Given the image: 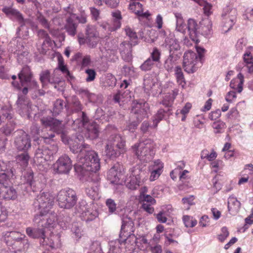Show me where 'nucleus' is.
<instances>
[{
	"label": "nucleus",
	"mask_w": 253,
	"mask_h": 253,
	"mask_svg": "<svg viewBox=\"0 0 253 253\" xmlns=\"http://www.w3.org/2000/svg\"><path fill=\"white\" fill-rule=\"evenodd\" d=\"M70 149L74 153H79L77 157V164L75 165L76 170H80L84 176L91 174V172L96 173L100 169V160L98 154L94 151L87 150L88 145L79 144L72 140L69 143Z\"/></svg>",
	"instance_id": "f257e3e1"
},
{
	"label": "nucleus",
	"mask_w": 253,
	"mask_h": 253,
	"mask_svg": "<svg viewBox=\"0 0 253 253\" xmlns=\"http://www.w3.org/2000/svg\"><path fill=\"white\" fill-rule=\"evenodd\" d=\"M33 221L36 228L28 227L26 232L31 238L34 239H41L44 237L45 229L54 228L57 223V214H36Z\"/></svg>",
	"instance_id": "f03ea898"
},
{
	"label": "nucleus",
	"mask_w": 253,
	"mask_h": 253,
	"mask_svg": "<svg viewBox=\"0 0 253 253\" xmlns=\"http://www.w3.org/2000/svg\"><path fill=\"white\" fill-rule=\"evenodd\" d=\"M42 125L46 129L49 128L51 131L50 134H44L42 137L44 139H51L54 137V132L60 134V137L63 143L69 144L72 139L69 138L67 133L63 131L64 126L62 122L53 118L43 117L41 119Z\"/></svg>",
	"instance_id": "7ed1b4c3"
},
{
	"label": "nucleus",
	"mask_w": 253,
	"mask_h": 253,
	"mask_svg": "<svg viewBox=\"0 0 253 253\" xmlns=\"http://www.w3.org/2000/svg\"><path fill=\"white\" fill-rule=\"evenodd\" d=\"M155 146L152 139L147 138L134 144L132 149L139 160L147 163L153 158L155 154Z\"/></svg>",
	"instance_id": "20e7f679"
},
{
	"label": "nucleus",
	"mask_w": 253,
	"mask_h": 253,
	"mask_svg": "<svg viewBox=\"0 0 253 253\" xmlns=\"http://www.w3.org/2000/svg\"><path fill=\"white\" fill-rule=\"evenodd\" d=\"M4 241L6 245L15 250V252H24L29 247L28 239L19 232L11 231L5 233Z\"/></svg>",
	"instance_id": "39448f33"
},
{
	"label": "nucleus",
	"mask_w": 253,
	"mask_h": 253,
	"mask_svg": "<svg viewBox=\"0 0 253 253\" xmlns=\"http://www.w3.org/2000/svg\"><path fill=\"white\" fill-rule=\"evenodd\" d=\"M126 141L119 134L111 135L106 146V155L110 158H116L125 151Z\"/></svg>",
	"instance_id": "423d86ee"
},
{
	"label": "nucleus",
	"mask_w": 253,
	"mask_h": 253,
	"mask_svg": "<svg viewBox=\"0 0 253 253\" xmlns=\"http://www.w3.org/2000/svg\"><path fill=\"white\" fill-rule=\"evenodd\" d=\"M54 197L49 193L40 194L34 202V206L35 209L40 210L39 213L43 214H56L54 211H51V209L54 204Z\"/></svg>",
	"instance_id": "0eeeda50"
},
{
	"label": "nucleus",
	"mask_w": 253,
	"mask_h": 253,
	"mask_svg": "<svg viewBox=\"0 0 253 253\" xmlns=\"http://www.w3.org/2000/svg\"><path fill=\"white\" fill-rule=\"evenodd\" d=\"M57 201L60 208L70 209L77 203L76 193L70 188L61 190L58 193Z\"/></svg>",
	"instance_id": "6e6552de"
},
{
	"label": "nucleus",
	"mask_w": 253,
	"mask_h": 253,
	"mask_svg": "<svg viewBox=\"0 0 253 253\" xmlns=\"http://www.w3.org/2000/svg\"><path fill=\"white\" fill-rule=\"evenodd\" d=\"M161 33L166 36L164 44L166 47L169 50V53L173 54L182 55L181 46L179 40L176 38L175 34L169 31H161Z\"/></svg>",
	"instance_id": "1a4fd4ad"
},
{
	"label": "nucleus",
	"mask_w": 253,
	"mask_h": 253,
	"mask_svg": "<svg viewBox=\"0 0 253 253\" xmlns=\"http://www.w3.org/2000/svg\"><path fill=\"white\" fill-rule=\"evenodd\" d=\"M197 53L189 50L185 52L183 56V67L185 71L188 73L195 72L200 64Z\"/></svg>",
	"instance_id": "9d476101"
},
{
	"label": "nucleus",
	"mask_w": 253,
	"mask_h": 253,
	"mask_svg": "<svg viewBox=\"0 0 253 253\" xmlns=\"http://www.w3.org/2000/svg\"><path fill=\"white\" fill-rule=\"evenodd\" d=\"M57 151V147L56 145L50 146V148L47 146L40 147L35 152V161L39 165H43L46 161L51 160L53 154Z\"/></svg>",
	"instance_id": "9b49d317"
},
{
	"label": "nucleus",
	"mask_w": 253,
	"mask_h": 253,
	"mask_svg": "<svg viewBox=\"0 0 253 253\" xmlns=\"http://www.w3.org/2000/svg\"><path fill=\"white\" fill-rule=\"evenodd\" d=\"M143 85L145 91L151 93L153 96H157L162 92L160 83L156 77L149 75L145 76Z\"/></svg>",
	"instance_id": "f8f14e48"
},
{
	"label": "nucleus",
	"mask_w": 253,
	"mask_h": 253,
	"mask_svg": "<svg viewBox=\"0 0 253 253\" xmlns=\"http://www.w3.org/2000/svg\"><path fill=\"white\" fill-rule=\"evenodd\" d=\"M14 145L18 150L26 152L31 147L30 137L23 131H17L14 139Z\"/></svg>",
	"instance_id": "ddd939ff"
},
{
	"label": "nucleus",
	"mask_w": 253,
	"mask_h": 253,
	"mask_svg": "<svg viewBox=\"0 0 253 253\" xmlns=\"http://www.w3.org/2000/svg\"><path fill=\"white\" fill-rule=\"evenodd\" d=\"M149 107L144 100H134L131 105V114L135 115L137 122L141 121L147 115Z\"/></svg>",
	"instance_id": "4468645a"
},
{
	"label": "nucleus",
	"mask_w": 253,
	"mask_h": 253,
	"mask_svg": "<svg viewBox=\"0 0 253 253\" xmlns=\"http://www.w3.org/2000/svg\"><path fill=\"white\" fill-rule=\"evenodd\" d=\"M131 172L127 186L130 189L135 190L141 184V177L145 175V172L139 167H136L133 168Z\"/></svg>",
	"instance_id": "2eb2a0df"
},
{
	"label": "nucleus",
	"mask_w": 253,
	"mask_h": 253,
	"mask_svg": "<svg viewBox=\"0 0 253 253\" xmlns=\"http://www.w3.org/2000/svg\"><path fill=\"white\" fill-rule=\"evenodd\" d=\"M72 168L71 159L66 155L59 158L54 164V169L60 173H67Z\"/></svg>",
	"instance_id": "dca6fc26"
},
{
	"label": "nucleus",
	"mask_w": 253,
	"mask_h": 253,
	"mask_svg": "<svg viewBox=\"0 0 253 253\" xmlns=\"http://www.w3.org/2000/svg\"><path fill=\"white\" fill-rule=\"evenodd\" d=\"M236 11L235 9H232L222 14V31L226 33L229 31L233 26L235 23Z\"/></svg>",
	"instance_id": "f3484780"
},
{
	"label": "nucleus",
	"mask_w": 253,
	"mask_h": 253,
	"mask_svg": "<svg viewBox=\"0 0 253 253\" xmlns=\"http://www.w3.org/2000/svg\"><path fill=\"white\" fill-rule=\"evenodd\" d=\"M0 197L7 200H14L17 197L16 190L11 186H7L0 182Z\"/></svg>",
	"instance_id": "a211bd4d"
},
{
	"label": "nucleus",
	"mask_w": 253,
	"mask_h": 253,
	"mask_svg": "<svg viewBox=\"0 0 253 253\" xmlns=\"http://www.w3.org/2000/svg\"><path fill=\"white\" fill-rule=\"evenodd\" d=\"M186 28L188 30L190 39L194 42H197L200 34V27L196 20L193 19H188Z\"/></svg>",
	"instance_id": "6ab92c4d"
},
{
	"label": "nucleus",
	"mask_w": 253,
	"mask_h": 253,
	"mask_svg": "<svg viewBox=\"0 0 253 253\" xmlns=\"http://www.w3.org/2000/svg\"><path fill=\"white\" fill-rule=\"evenodd\" d=\"M134 223L130 218L125 217L123 219L122 225L120 234V238L126 237L129 234H133Z\"/></svg>",
	"instance_id": "aec40b11"
},
{
	"label": "nucleus",
	"mask_w": 253,
	"mask_h": 253,
	"mask_svg": "<svg viewBox=\"0 0 253 253\" xmlns=\"http://www.w3.org/2000/svg\"><path fill=\"white\" fill-rule=\"evenodd\" d=\"M163 164L160 160L154 161L153 164L149 166V169L151 171L149 179L151 181L158 179L162 172Z\"/></svg>",
	"instance_id": "412c9836"
},
{
	"label": "nucleus",
	"mask_w": 253,
	"mask_h": 253,
	"mask_svg": "<svg viewBox=\"0 0 253 253\" xmlns=\"http://www.w3.org/2000/svg\"><path fill=\"white\" fill-rule=\"evenodd\" d=\"M86 36L87 44L92 48L95 47L98 41V33L92 26H87Z\"/></svg>",
	"instance_id": "4be33fe9"
},
{
	"label": "nucleus",
	"mask_w": 253,
	"mask_h": 253,
	"mask_svg": "<svg viewBox=\"0 0 253 253\" xmlns=\"http://www.w3.org/2000/svg\"><path fill=\"white\" fill-rule=\"evenodd\" d=\"M6 16L8 17H14L17 21L21 24V26L25 25L26 20L24 19L22 14L17 9L11 7H4L2 9Z\"/></svg>",
	"instance_id": "5701e85b"
},
{
	"label": "nucleus",
	"mask_w": 253,
	"mask_h": 253,
	"mask_svg": "<svg viewBox=\"0 0 253 253\" xmlns=\"http://www.w3.org/2000/svg\"><path fill=\"white\" fill-rule=\"evenodd\" d=\"M134 45L131 42H124L121 43L120 46V51L123 59L129 62L132 59L131 48Z\"/></svg>",
	"instance_id": "b1692460"
},
{
	"label": "nucleus",
	"mask_w": 253,
	"mask_h": 253,
	"mask_svg": "<svg viewBox=\"0 0 253 253\" xmlns=\"http://www.w3.org/2000/svg\"><path fill=\"white\" fill-rule=\"evenodd\" d=\"M112 15L113 17V25L112 26H110L107 23L102 24L101 25V26L103 29L105 30L108 29L111 32L114 31L120 28L121 25V20L122 19L121 12L120 11H118L113 12Z\"/></svg>",
	"instance_id": "393cba45"
},
{
	"label": "nucleus",
	"mask_w": 253,
	"mask_h": 253,
	"mask_svg": "<svg viewBox=\"0 0 253 253\" xmlns=\"http://www.w3.org/2000/svg\"><path fill=\"white\" fill-rule=\"evenodd\" d=\"M180 56L181 55L178 54L169 53V55L165 61L164 68L168 71H171L176 65L177 61L180 59Z\"/></svg>",
	"instance_id": "a878e982"
},
{
	"label": "nucleus",
	"mask_w": 253,
	"mask_h": 253,
	"mask_svg": "<svg viewBox=\"0 0 253 253\" xmlns=\"http://www.w3.org/2000/svg\"><path fill=\"white\" fill-rule=\"evenodd\" d=\"M244 76L242 74H238L236 78L232 80L230 84V87L240 93L243 90V84L244 82Z\"/></svg>",
	"instance_id": "bb28decb"
},
{
	"label": "nucleus",
	"mask_w": 253,
	"mask_h": 253,
	"mask_svg": "<svg viewBox=\"0 0 253 253\" xmlns=\"http://www.w3.org/2000/svg\"><path fill=\"white\" fill-rule=\"evenodd\" d=\"M18 78L20 80L22 86H25V82L30 81L33 78V75L29 66L24 67L18 74Z\"/></svg>",
	"instance_id": "cd10ccee"
},
{
	"label": "nucleus",
	"mask_w": 253,
	"mask_h": 253,
	"mask_svg": "<svg viewBox=\"0 0 253 253\" xmlns=\"http://www.w3.org/2000/svg\"><path fill=\"white\" fill-rule=\"evenodd\" d=\"M240 206L241 203L236 198L233 196L229 197L228 201V209L231 213H237L239 210Z\"/></svg>",
	"instance_id": "c85d7f7f"
},
{
	"label": "nucleus",
	"mask_w": 253,
	"mask_h": 253,
	"mask_svg": "<svg viewBox=\"0 0 253 253\" xmlns=\"http://www.w3.org/2000/svg\"><path fill=\"white\" fill-rule=\"evenodd\" d=\"M120 176V171H118L116 166H114L109 170L107 177L111 183L117 184L119 182Z\"/></svg>",
	"instance_id": "c756f323"
},
{
	"label": "nucleus",
	"mask_w": 253,
	"mask_h": 253,
	"mask_svg": "<svg viewBox=\"0 0 253 253\" xmlns=\"http://www.w3.org/2000/svg\"><path fill=\"white\" fill-rule=\"evenodd\" d=\"M98 191V188L96 182H89L85 187L86 195L91 199H95L97 196Z\"/></svg>",
	"instance_id": "7c9ffc66"
},
{
	"label": "nucleus",
	"mask_w": 253,
	"mask_h": 253,
	"mask_svg": "<svg viewBox=\"0 0 253 253\" xmlns=\"http://www.w3.org/2000/svg\"><path fill=\"white\" fill-rule=\"evenodd\" d=\"M200 33L205 36L209 35L211 32L212 23L208 19L204 20L200 23Z\"/></svg>",
	"instance_id": "2f4dec72"
},
{
	"label": "nucleus",
	"mask_w": 253,
	"mask_h": 253,
	"mask_svg": "<svg viewBox=\"0 0 253 253\" xmlns=\"http://www.w3.org/2000/svg\"><path fill=\"white\" fill-rule=\"evenodd\" d=\"M17 105L20 108L23 113H30L31 109V104L29 101L24 97H19L17 101Z\"/></svg>",
	"instance_id": "473e14b6"
},
{
	"label": "nucleus",
	"mask_w": 253,
	"mask_h": 253,
	"mask_svg": "<svg viewBox=\"0 0 253 253\" xmlns=\"http://www.w3.org/2000/svg\"><path fill=\"white\" fill-rule=\"evenodd\" d=\"M77 24L71 18L69 17L66 20L65 29L69 35L74 36L77 33Z\"/></svg>",
	"instance_id": "72a5a7b5"
},
{
	"label": "nucleus",
	"mask_w": 253,
	"mask_h": 253,
	"mask_svg": "<svg viewBox=\"0 0 253 253\" xmlns=\"http://www.w3.org/2000/svg\"><path fill=\"white\" fill-rule=\"evenodd\" d=\"M171 109H160L158 110L157 113L154 117V127H157L158 124L164 118L165 114L168 113L169 115L171 114L170 111Z\"/></svg>",
	"instance_id": "f704fd0d"
},
{
	"label": "nucleus",
	"mask_w": 253,
	"mask_h": 253,
	"mask_svg": "<svg viewBox=\"0 0 253 253\" xmlns=\"http://www.w3.org/2000/svg\"><path fill=\"white\" fill-rule=\"evenodd\" d=\"M121 243H124L125 244H126V248H129L128 246L129 244L130 245L131 247H130V249H133L135 247V245L136 243V238L134 234H129L126 237H123V238H120L119 239Z\"/></svg>",
	"instance_id": "c9c22d12"
},
{
	"label": "nucleus",
	"mask_w": 253,
	"mask_h": 253,
	"mask_svg": "<svg viewBox=\"0 0 253 253\" xmlns=\"http://www.w3.org/2000/svg\"><path fill=\"white\" fill-rule=\"evenodd\" d=\"M40 80L42 85L46 84L47 83L54 84V80L51 78L50 72L48 70L42 71L40 74Z\"/></svg>",
	"instance_id": "e433bc0d"
},
{
	"label": "nucleus",
	"mask_w": 253,
	"mask_h": 253,
	"mask_svg": "<svg viewBox=\"0 0 253 253\" xmlns=\"http://www.w3.org/2000/svg\"><path fill=\"white\" fill-rule=\"evenodd\" d=\"M15 125V123L13 120L9 121L0 129V131L6 136L9 135L14 131Z\"/></svg>",
	"instance_id": "4c0bfd02"
},
{
	"label": "nucleus",
	"mask_w": 253,
	"mask_h": 253,
	"mask_svg": "<svg viewBox=\"0 0 253 253\" xmlns=\"http://www.w3.org/2000/svg\"><path fill=\"white\" fill-rule=\"evenodd\" d=\"M30 159V156L27 153H23L17 155L16 157V161L17 163L23 167L27 166Z\"/></svg>",
	"instance_id": "58836bf2"
},
{
	"label": "nucleus",
	"mask_w": 253,
	"mask_h": 253,
	"mask_svg": "<svg viewBox=\"0 0 253 253\" xmlns=\"http://www.w3.org/2000/svg\"><path fill=\"white\" fill-rule=\"evenodd\" d=\"M64 107H66L64 101L62 99H57L54 103L53 114L54 115H59L62 111Z\"/></svg>",
	"instance_id": "ea45409f"
},
{
	"label": "nucleus",
	"mask_w": 253,
	"mask_h": 253,
	"mask_svg": "<svg viewBox=\"0 0 253 253\" xmlns=\"http://www.w3.org/2000/svg\"><path fill=\"white\" fill-rule=\"evenodd\" d=\"M120 240L111 241L109 242V250L108 253H121L120 245L121 244Z\"/></svg>",
	"instance_id": "a19ab883"
},
{
	"label": "nucleus",
	"mask_w": 253,
	"mask_h": 253,
	"mask_svg": "<svg viewBox=\"0 0 253 253\" xmlns=\"http://www.w3.org/2000/svg\"><path fill=\"white\" fill-rule=\"evenodd\" d=\"M55 238H56V237L54 235H51L49 237H46L44 235V237H42L40 239V244L43 246H48L51 248H54V240Z\"/></svg>",
	"instance_id": "79ce46f5"
},
{
	"label": "nucleus",
	"mask_w": 253,
	"mask_h": 253,
	"mask_svg": "<svg viewBox=\"0 0 253 253\" xmlns=\"http://www.w3.org/2000/svg\"><path fill=\"white\" fill-rule=\"evenodd\" d=\"M175 74L176 75L177 83L183 87L185 83L184 81V76L182 72V69L180 67L177 66L175 69Z\"/></svg>",
	"instance_id": "37998d69"
},
{
	"label": "nucleus",
	"mask_w": 253,
	"mask_h": 253,
	"mask_svg": "<svg viewBox=\"0 0 253 253\" xmlns=\"http://www.w3.org/2000/svg\"><path fill=\"white\" fill-rule=\"evenodd\" d=\"M129 7L130 10L137 15L140 14L143 9L142 4L137 1H133L131 2Z\"/></svg>",
	"instance_id": "c03bdc74"
},
{
	"label": "nucleus",
	"mask_w": 253,
	"mask_h": 253,
	"mask_svg": "<svg viewBox=\"0 0 253 253\" xmlns=\"http://www.w3.org/2000/svg\"><path fill=\"white\" fill-rule=\"evenodd\" d=\"M89 209L86 202L84 200L80 202L76 207L77 212L81 214L82 217Z\"/></svg>",
	"instance_id": "a18cd8bd"
},
{
	"label": "nucleus",
	"mask_w": 253,
	"mask_h": 253,
	"mask_svg": "<svg viewBox=\"0 0 253 253\" xmlns=\"http://www.w3.org/2000/svg\"><path fill=\"white\" fill-rule=\"evenodd\" d=\"M97 216L98 213L96 211L89 209L87 211H85L82 218L84 220L88 221L94 219Z\"/></svg>",
	"instance_id": "49530a36"
},
{
	"label": "nucleus",
	"mask_w": 253,
	"mask_h": 253,
	"mask_svg": "<svg viewBox=\"0 0 253 253\" xmlns=\"http://www.w3.org/2000/svg\"><path fill=\"white\" fill-rule=\"evenodd\" d=\"M212 126L215 133H220L224 131L226 127L225 124L220 121L215 122L212 124Z\"/></svg>",
	"instance_id": "de8ad7c7"
},
{
	"label": "nucleus",
	"mask_w": 253,
	"mask_h": 253,
	"mask_svg": "<svg viewBox=\"0 0 253 253\" xmlns=\"http://www.w3.org/2000/svg\"><path fill=\"white\" fill-rule=\"evenodd\" d=\"M126 34L129 37L132 44L136 45L137 43V36L135 32H134L129 27H126L125 29Z\"/></svg>",
	"instance_id": "09e8293b"
},
{
	"label": "nucleus",
	"mask_w": 253,
	"mask_h": 253,
	"mask_svg": "<svg viewBox=\"0 0 253 253\" xmlns=\"http://www.w3.org/2000/svg\"><path fill=\"white\" fill-rule=\"evenodd\" d=\"M24 182V185L27 184L32 188L34 186L35 181L33 180V173L31 171L27 172L23 177Z\"/></svg>",
	"instance_id": "8fccbe9b"
},
{
	"label": "nucleus",
	"mask_w": 253,
	"mask_h": 253,
	"mask_svg": "<svg viewBox=\"0 0 253 253\" xmlns=\"http://www.w3.org/2000/svg\"><path fill=\"white\" fill-rule=\"evenodd\" d=\"M183 221L186 227H193L197 224V220L189 215L183 216Z\"/></svg>",
	"instance_id": "3c124183"
},
{
	"label": "nucleus",
	"mask_w": 253,
	"mask_h": 253,
	"mask_svg": "<svg viewBox=\"0 0 253 253\" xmlns=\"http://www.w3.org/2000/svg\"><path fill=\"white\" fill-rule=\"evenodd\" d=\"M139 199L141 202H142V204H155L156 203V200L154 198L149 195L145 194L140 195Z\"/></svg>",
	"instance_id": "603ef678"
},
{
	"label": "nucleus",
	"mask_w": 253,
	"mask_h": 253,
	"mask_svg": "<svg viewBox=\"0 0 253 253\" xmlns=\"http://www.w3.org/2000/svg\"><path fill=\"white\" fill-rule=\"evenodd\" d=\"M88 253H103L100 244L98 242L92 243Z\"/></svg>",
	"instance_id": "864d4df0"
},
{
	"label": "nucleus",
	"mask_w": 253,
	"mask_h": 253,
	"mask_svg": "<svg viewBox=\"0 0 253 253\" xmlns=\"http://www.w3.org/2000/svg\"><path fill=\"white\" fill-rule=\"evenodd\" d=\"M207 150H204L202 151L201 155L202 159L206 158L208 161H211L216 158L217 154L214 150H212L210 154L207 153Z\"/></svg>",
	"instance_id": "5fc2aeb1"
},
{
	"label": "nucleus",
	"mask_w": 253,
	"mask_h": 253,
	"mask_svg": "<svg viewBox=\"0 0 253 253\" xmlns=\"http://www.w3.org/2000/svg\"><path fill=\"white\" fill-rule=\"evenodd\" d=\"M154 65V62L151 58H148L140 67L142 71L150 70Z\"/></svg>",
	"instance_id": "6e6d98bb"
},
{
	"label": "nucleus",
	"mask_w": 253,
	"mask_h": 253,
	"mask_svg": "<svg viewBox=\"0 0 253 253\" xmlns=\"http://www.w3.org/2000/svg\"><path fill=\"white\" fill-rule=\"evenodd\" d=\"M161 53L160 50L157 48H154L152 52L151 53V58L153 62H159L160 60Z\"/></svg>",
	"instance_id": "4d7b16f0"
},
{
	"label": "nucleus",
	"mask_w": 253,
	"mask_h": 253,
	"mask_svg": "<svg viewBox=\"0 0 253 253\" xmlns=\"http://www.w3.org/2000/svg\"><path fill=\"white\" fill-rule=\"evenodd\" d=\"M173 102V97L171 98L170 95L167 94L162 102V104L166 108V109H171V107Z\"/></svg>",
	"instance_id": "13d9d810"
},
{
	"label": "nucleus",
	"mask_w": 253,
	"mask_h": 253,
	"mask_svg": "<svg viewBox=\"0 0 253 253\" xmlns=\"http://www.w3.org/2000/svg\"><path fill=\"white\" fill-rule=\"evenodd\" d=\"M106 85L113 87L115 86L116 84V79L115 76L112 75H108L105 81Z\"/></svg>",
	"instance_id": "bf43d9fd"
},
{
	"label": "nucleus",
	"mask_w": 253,
	"mask_h": 253,
	"mask_svg": "<svg viewBox=\"0 0 253 253\" xmlns=\"http://www.w3.org/2000/svg\"><path fill=\"white\" fill-rule=\"evenodd\" d=\"M85 73L87 74L86 78V81L87 82L93 81L96 76V72L93 69H88L85 70Z\"/></svg>",
	"instance_id": "052dcab7"
},
{
	"label": "nucleus",
	"mask_w": 253,
	"mask_h": 253,
	"mask_svg": "<svg viewBox=\"0 0 253 253\" xmlns=\"http://www.w3.org/2000/svg\"><path fill=\"white\" fill-rule=\"evenodd\" d=\"M221 233L218 236V239L220 242H223L227 237L229 236V232L228 231L227 228L226 227H223L221 228Z\"/></svg>",
	"instance_id": "680f3d73"
},
{
	"label": "nucleus",
	"mask_w": 253,
	"mask_h": 253,
	"mask_svg": "<svg viewBox=\"0 0 253 253\" xmlns=\"http://www.w3.org/2000/svg\"><path fill=\"white\" fill-rule=\"evenodd\" d=\"M8 170L7 164L2 160L0 159V176H2L3 178L6 177L5 172Z\"/></svg>",
	"instance_id": "e2e57ef3"
},
{
	"label": "nucleus",
	"mask_w": 253,
	"mask_h": 253,
	"mask_svg": "<svg viewBox=\"0 0 253 253\" xmlns=\"http://www.w3.org/2000/svg\"><path fill=\"white\" fill-rule=\"evenodd\" d=\"M106 204L109 209V211L110 213H113L116 211V204L112 199H107L106 202Z\"/></svg>",
	"instance_id": "0e129e2a"
},
{
	"label": "nucleus",
	"mask_w": 253,
	"mask_h": 253,
	"mask_svg": "<svg viewBox=\"0 0 253 253\" xmlns=\"http://www.w3.org/2000/svg\"><path fill=\"white\" fill-rule=\"evenodd\" d=\"M38 36L41 39H44L47 43H50L51 39L48 34L43 30H39L38 31Z\"/></svg>",
	"instance_id": "69168bd1"
},
{
	"label": "nucleus",
	"mask_w": 253,
	"mask_h": 253,
	"mask_svg": "<svg viewBox=\"0 0 253 253\" xmlns=\"http://www.w3.org/2000/svg\"><path fill=\"white\" fill-rule=\"evenodd\" d=\"M38 19L43 27L47 29L48 31H50V29L49 23L48 22V20L42 15L40 14L38 17Z\"/></svg>",
	"instance_id": "338daca9"
},
{
	"label": "nucleus",
	"mask_w": 253,
	"mask_h": 253,
	"mask_svg": "<svg viewBox=\"0 0 253 253\" xmlns=\"http://www.w3.org/2000/svg\"><path fill=\"white\" fill-rule=\"evenodd\" d=\"M186 26L184 24V20L176 21V30L178 32L181 33H185L186 30Z\"/></svg>",
	"instance_id": "774afa93"
}]
</instances>
